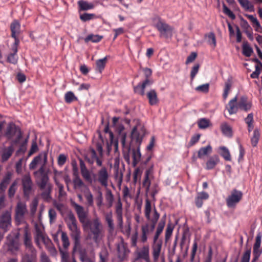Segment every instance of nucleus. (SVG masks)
I'll return each instance as SVG.
<instances>
[{
  "label": "nucleus",
  "instance_id": "obj_53",
  "mask_svg": "<svg viewBox=\"0 0 262 262\" xmlns=\"http://www.w3.org/2000/svg\"><path fill=\"white\" fill-rule=\"evenodd\" d=\"M80 19L81 21L85 22L96 18L95 14L84 13L80 15Z\"/></svg>",
  "mask_w": 262,
  "mask_h": 262
},
{
  "label": "nucleus",
  "instance_id": "obj_55",
  "mask_svg": "<svg viewBox=\"0 0 262 262\" xmlns=\"http://www.w3.org/2000/svg\"><path fill=\"white\" fill-rule=\"evenodd\" d=\"M205 36L208 37V42L209 45L215 48L216 45V38L213 32H210L208 34H206Z\"/></svg>",
  "mask_w": 262,
  "mask_h": 262
},
{
  "label": "nucleus",
  "instance_id": "obj_17",
  "mask_svg": "<svg viewBox=\"0 0 262 262\" xmlns=\"http://www.w3.org/2000/svg\"><path fill=\"white\" fill-rule=\"evenodd\" d=\"M24 243L26 247L25 252H37L35 248L32 245L31 235L27 229L25 230Z\"/></svg>",
  "mask_w": 262,
  "mask_h": 262
},
{
  "label": "nucleus",
  "instance_id": "obj_37",
  "mask_svg": "<svg viewBox=\"0 0 262 262\" xmlns=\"http://www.w3.org/2000/svg\"><path fill=\"white\" fill-rule=\"evenodd\" d=\"M12 51V52L8 55L7 61L9 63L15 64L17 63L18 60V56L17 55L18 50L15 48L14 50Z\"/></svg>",
  "mask_w": 262,
  "mask_h": 262
},
{
  "label": "nucleus",
  "instance_id": "obj_22",
  "mask_svg": "<svg viewBox=\"0 0 262 262\" xmlns=\"http://www.w3.org/2000/svg\"><path fill=\"white\" fill-rule=\"evenodd\" d=\"M209 195L205 191L198 192L195 198V204L198 208H201L203 204V201L207 200L209 199Z\"/></svg>",
  "mask_w": 262,
  "mask_h": 262
},
{
  "label": "nucleus",
  "instance_id": "obj_4",
  "mask_svg": "<svg viewBox=\"0 0 262 262\" xmlns=\"http://www.w3.org/2000/svg\"><path fill=\"white\" fill-rule=\"evenodd\" d=\"M124 127L122 125H119L117 128V131L118 133V139L120 140L122 147V154L124 159L129 164L130 163L129 150L130 147L128 146L126 143V134L124 132Z\"/></svg>",
  "mask_w": 262,
  "mask_h": 262
},
{
  "label": "nucleus",
  "instance_id": "obj_8",
  "mask_svg": "<svg viewBox=\"0 0 262 262\" xmlns=\"http://www.w3.org/2000/svg\"><path fill=\"white\" fill-rule=\"evenodd\" d=\"M102 157L99 154H97L94 148H90L85 155V159L89 164L93 165L96 163L98 166L100 167L102 165Z\"/></svg>",
  "mask_w": 262,
  "mask_h": 262
},
{
  "label": "nucleus",
  "instance_id": "obj_9",
  "mask_svg": "<svg viewBox=\"0 0 262 262\" xmlns=\"http://www.w3.org/2000/svg\"><path fill=\"white\" fill-rule=\"evenodd\" d=\"M243 192L241 191L234 189L230 195L226 199V204L229 208H234L241 201L243 198Z\"/></svg>",
  "mask_w": 262,
  "mask_h": 262
},
{
  "label": "nucleus",
  "instance_id": "obj_32",
  "mask_svg": "<svg viewBox=\"0 0 262 262\" xmlns=\"http://www.w3.org/2000/svg\"><path fill=\"white\" fill-rule=\"evenodd\" d=\"M212 151V146L209 144L207 146L200 148L198 152V158L202 159L204 156H207Z\"/></svg>",
  "mask_w": 262,
  "mask_h": 262
},
{
  "label": "nucleus",
  "instance_id": "obj_58",
  "mask_svg": "<svg viewBox=\"0 0 262 262\" xmlns=\"http://www.w3.org/2000/svg\"><path fill=\"white\" fill-rule=\"evenodd\" d=\"M195 90L198 92L207 93L209 92V84L205 83L199 85L195 88Z\"/></svg>",
  "mask_w": 262,
  "mask_h": 262
},
{
  "label": "nucleus",
  "instance_id": "obj_52",
  "mask_svg": "<svg viewBox=\"0 0 262 262\" xmlns=\"http://www.w3.org/2000/svg\"><path fill=\"white\" fill-rule=\"evenodd\" d=\"M260 134L258 129H255L253 132V136L251 139V144L253 147H255L259 141Z\"/></svg>",
  "mask_w": 262,
  "mask_h": 262
},
{
  "label": "nucleus",
  "instance_id": "obj_21",
  "mask_svg": "<svg viewBox=\"0 0 262 262\" xmlns=\"http://www.w3.org/2000/svg\"><path fill=\"white\" fill-rule=\"evenodd\" d=\"M162 240L157 241V242L153 241L152 246V253L154 259L157 260L159 257L160 252L162 249Z\"/></svg>",
  "mask_w": 262,
  "mask_h": 262
},
{
  "label": "nucleus",
  "instance_id": "obj_16",
  "mask_svg": "<svg viewBox=\"0 0 262 262\" xmlns=\"http://www.w3.org/2000/svg\"><path fill=\"white\" fill-rule=\"evenodd\" d=\"M79 163L81 174L82 178L86 182L92 183L93 180L91 177L90 171L86 168L84 162L82 159H79Z\"/></svg>",
  "mask_w": 262,
  "mask_h": 262
},
{
  "label": "nucleus",
  "instance_id": "obj_19",
  "mask_svg": "<svg viewBox=\"0 0 262 262\" xmlns=\"http://www.w3.org/2000/svg\"><path fill=\"white\" fill-rule=\"evenodd\" d=\"M166 215L165 214L163 217L161 219L160 222L158 223L156 228V232L153 237V241L156 242L157 241H159V236L162 233L163 229L166 224Z\"/></svg>",
  "mask_w": 262,
  "mask_h": 262
},
{
  "label": "nucleus",
  "instance_id": "obj_50",
  "mask_svg": "<svg viewBox=\"0 0 262 262\" xmlns=\"http://www.w3.org/2000/svg\"><path fill=\"white\" fill-rule=\"evenodd\" d=\"M105 199L108 203V207H111L113 204L114 197L111 190H106L105 194Z\"/></svg>",
  "mask_w": 262,
  "mask_h": 262
},
{
  "label": "nucleus",
  "instance_id": "obj_26",
  "mask_svg": "<svg viewBox=\"0 0 262 262\" xmlns=\"http://www.w3.org/2000/svg\"><path fill=\"white\" fill-rule=\"evenodd\" d=\"M11 177L12 173L10 171L7 172L0 183V192L5 191L10 182Z\"/></svg>",
  "mask_w": 262,
  "mask_h": 262
},
{
  "label": "nucleus",
  "instance_id": "obj_12",
  "mask_svg": "<svg viewBox=\"0 0 262 262\" xmlns=\"http://www.w3.org/2000/svg\"><path fill=\"white\" fill-rule=\"evenodd\" d=\"M11 226V214L8 211L3 213L0 217V228L2 229L4 232L10 229Z\"/></svg>",
  "mask_w": 262,
  "mask_h": 262
},
{
  "label": "nucleus",
  "instance_id": "obj_44",
  "mask_svg": "<svg viewBox=\"0 0 262 262\" xmlns=\"http://www.w3.org/2000/svg\"><path fill=\"white\" fill-rule=\"evenodd\" d=\"M245 16L248 18L253 24V26H255V30L259 32V30H262V28L260 26V23L256 17L253 16L252 15L246 14Z\"/></svg>",
  "mask_w": 262,
  "mask_h": 262
},
{
  "label": "nucleus",
  "instance_id": "obj_14",
  "mask_svg": "<svg viewBox=\"0 0 262 262\" xmlns=\"http://www.w3.org/2000/svg\"><path fill=\"white\" fill-rule=\"evenodd\" d=\"M27 212V206L25 203L19 202L17 204L15 209V220L17 222H20L24 218V215Z\"/></svg>",
  "mask_w": 262,
  "mask_h": 262
},
{
  "label": "nucleus",
  "instance_id": "obj_49",
  "mask_svg": "<svg viewBox=\"0 0 262 262\" xmlns=\"http://www.w3.org/2000/svg\"><path fill=\"white\" fill-rule=\"evenodd\" d=\"M84 197L86 200V204L89 207H92L94 205L93 195L90 190L84 193Z\"/></svg>",
  "mask_w": 262,
  "mask_h": 262
},
{
  "label": "nucleus",
  "instance_id": "obj_28",
  "mask_svg": "<svg viewBox=\"0 0 262 262\" xmlns=\"http://www.w3.org/2000/svg\"><path fill=\"white\" fill-rule=\"evenodd\" d=\"M10 30L12 37H15L18 36L20 32V24L17 20H13L10 25Z\"/></svg>",
  "mask_w": 262,
  "mask_h": 262
},
{
  "label": "nucleus",
  "instance_id": "obj_38",
  "mask_svg": "<svg viewBox=\"0 0 262 262\" xmlns=\"http://www.w3.org/2000/svg\"><path fill=\"white\" fill-rule=\"evenodd\" d=\"M241 6L246 10L250 12L254 11L253 5L249 0H237Z\"/></svg>",
  "mask_w": 262,
  "mask_h": 262
},
{
  "label": "nucleus",
  "instance_id": "obj_3",
  "mask_svg": "<svg viewBox=\"0 0 262 262\" xmlns=\"http://www.w3.org/2000/svg\"><path fill=\"white\" fill-rule=\"evenodd\" d=\"M66 224L70 231V235L74 241V249L80 247L81 231L77 226V221L74 213L70 211L65 220Z\"/></svg>",
  "mask_w": 262,
  "mask_h": 262
},
{
  "label": "nucleus",
  "instance_id": "obj_2",
  "mask_svg": "<svg viewBox=\"0 0 262 262\" xmlns=\"http://www.w3.org/2000/svg\"><path fill=\"white\" fill-rule=\"evenodd\" d=\"M145 134V129L143 127L138 128L135 126L131 133V142L128 146L130 147L132 152L133 166L136 167L140 161L141 154L140 152V145Z\"/></svg>",
  "mask_w": 262,
  "mask_h": 262
},
{
  "label": "nucleus",
  "instance_id": "obj_62",
  "mask_svg": "<svg viewBox=\"0 0 262 262\" xmlns=\"http://www.w3.org/2000/svg\"><path fill=\"white\" fill-rule=\"evenodd\" d=\"M41 156H38L35 157L29 165L30 169H34L36 168L37 164L41 161Z\"/></svg>",
  "mask_w": 262,
  "mask_h": 262
},
{
  "label": "nucleus",
  "instance_id": "obj_36",
  "mask_svg": "<svg viewBox=\"0 0 262 262\" xmlns=\"http://www.w3.org/2000/svg\"><path fill=\"white\" fill-rule=\"evenodd\" d=\"M78 5L80 10L87 11L92 9L94 8V5L92 3H88L86 1L81 0L78 2Z\"/></svg>",
  "mask_w": 262,
  "mask_h": 262
},
{
  "label": "nucleus",
  "instance_id": "obj_57",
  "mask_svg": "<svg viewBox=\"0 0 262 262\" xmlns=\"http://www.w3.org/2000/svg\"><path fill=\"white\" fill-rule=\"evenodd\" d=\"M105 219L109 228L111 230H113L114 228V225L113 223V220L112 219V213H107L105 216Z\"/></svg>",
  "mask_w": 262,
  "mask_h": 262
},
{
  "label": "nucleus",
  "instance_id": "obj_10",
  "mask_svg": "<svg viewBox=\"0 0 262 262\" xmlns=\"http://www.w3.org/2000/svg\"><path fill=\"white\" fill-rule=\"evenodd\" d=\"M96 174H93L94 181H98L102 186L106 187L108 185V174L106 167L101 168Z\"/></svg>",
  "mask_w": 262,
  "mask_h": 262
},
{
  "label": "nucleus",
  "instance_id": "obj_48",
  "mask_svg": "<svg viewBox=\"0 0 262 262\" xmlns=\"http://www.w3.org/2000/svg\"><path fill=\"white\" fill-rule=\"evenodd\" d=\"M51 185L48 183L45 188L43 189L45 190L41 193V194L43 199L48 200L51 198L50 193L51 191Z\"/></svg>",
  "mask_w": 262,
  "mask_h": 262
},
{
  "label": "nucleus",
  "instance_id": "obj_25",
  "mask_svg": "<svg viewBox=\"0 0 262 262\" xmlns=\"http://www.w3.org/2000/svg\"><path fill=\"white\" fill-rule=\"evenodd\" d=\"M37 252H25L21 256L20 262H37Z\"/></svg>",
  "mask_w": 262,
  "mask_h": 262
},
{
  "label": "nucleus",
  "instance_id": "obj_43",
  "mask_svg": "<svg viewBox=\"0 0 262 262\" xmlns=\"http://www.w3.org/2000/svg\"><path fill=\"white\" fill-rule=\"evenodd\" d=\"M106 61V57L96 61V70L98 71L100 73H102V71L104 70L105 67Z\"/></svg>",
  "mask_w": 262,
  "mask_h": 262
},
{
  "label": "nucleus",
  "instance_id": "obj_6",
  "mask_svg": "<svg viewBox=\"0 0 262 262\" xmlns=\"http://www.w3.org/2000/svg\"><path fill=\"white\" fill-rule=\"evenodd\" d=\"M47 162V156L44 157V164L39 169L34 172L35 176L37 178V184L41 190L45 188L49 182V178L48 173L45 172V165Z\"/></svg>",
  "mask_w": 262,
  "mask_h": 262
},
{
  "label": "nucleus",
  "instance_id": "obj_39",
  "mask_svg": "<svg viewBox=\"0 0 262 262\" xmlns=\"http://www.w3.org/2000/svg\"><path fill=\"white\" fill-rule=\"evenodd\" d=\"M108 252L106 247H103L99 253V262H108Z\"/></svg>",
  "mask_w": 262,
  "mask_h": 262
},
{
  "label": "nucleus",
  "instance_id": "obj_56",
  "mask_svg": "<svg viewBox=\"0 0 262 262\" xmlns=\"http://www.w3.org/2000/svg\"><path fill=\"white\" fill-rule=\"evenodd\" d=\"M198 239L197 238H195L193 241L190 255L191 262H193L194 260L195 256L198 249Z\"/></svg>",
  "mask_w": 262,
  "mask_h": 262
},
{
  "label": "nucleus",
  "instance_id": "obj_23",
  "mask_svg": "<svg viewBox=\"0 0 262 262\" xmlns=\"http://www.w3.org/2000/svg\"><path fill=\"white\" fill-rule=\"evenodd\" d=\"M237 103L239 108L245 112L250 110L252 106L251 103L248 100L246 96L241 97Z\"/></svg>",
  "mask_w": 262,
  "mask_h": 262
},
{
  "label": "nucleus",
  "instance_id": "obj_46",
  "mask_svg": "<svg viewBox=\"0 0 262 262\" xmlns=\"http://www.w3.org/2000/svg\"><path fill=\"white\" fill-rule=\"evenodd\" d=\"M243 54L246 57H250L253 52L252 48L250 47L248 42L244 43L243 45Z\"/></svg>",
  "mask_w": 262,
  "mask_h": 262
},
{
  "label": "nucleus",
  "instance_id": "obj_13",
  "mask_svg": "<svg viewBox=\"0 0 262 262\" xmlns=\"http://www.w3.org/2000/svg\"><path fill=\"white\" fill-rule=\"evenodd\" d=\"M136 259H142L146 262H149V247L147 245L144 246L141 249H137L135 252Z\"/></svg>",
  "mask_w": 262,
  "mask_h": 262
},
{
  "label": "nucleus",
  "instance_id": "obj_54",
  "mask_svg": "<svg viewBox=\"0 0 262 262\" xmlns=\"http://www.w3.org/2000/svg\"><path fill=\"white\" fill-rule=\"evenodd\" d=\"M73 180L74 187L75 189L79 188L84 186V183L80 178L78 175L74 176Z\"/></svg>",
  "mask_w": 262,
  "mask_h": 262
},
{
  "label": "nucleus",
  "instance_id": "obj_47",
  "mask_svg": "<svg viewBox=\"0 0 262 262\" xmlns=\"http://www.w3.org/2000/svg\"><path fill=\"white\" fill-rule=\"evenodd\" d=\"M77 100V98L75 96L73 92L71 91L67 92L64 95V100L67 103H71Z\"/></svg>",
  "mask_w": 262,
  "mask_h": 262
},
{
  "label": "nucleus",
  "instance_id": "obj_29",
  "mask_svg": "<svg viewBox=\"0 0 262 262\" xmlns=\"http://www.w3.org/2000/svg\"><path fill=\"white\" fill-rule=\"evenodd\" d=\"M141 234L140 236V241L142 243H144L147 242L148 235L151 233L148 228V223H146L141 226Z\"/></svg>",
  "mask_w": 262,
  "mask_h": 262
},
{
  "label": "nucleus",
  "instance_id": "obj_20",
  "mask_svg": "<svg viewBox=\"0 0 262 262\" xmlns=\"http://www.w3.org/2000/svg\"><path fill=\"white\" fill-rule=\"evenodd\" d=\"M220 159L218 155H214L210 156L206 163L205 169L206 170L213 169L220 163Z\"/></svg>",
  "mask_w": 262,
  "mask_h": 262
},
{
  "label": "nucleus",
  "instance_id": "obj_18",
  "mask_svg": "<svg viewBox=\"0 0 262 262\" xmlns=\"http://www.w3.org/2000/svg\"><path fill=\"white\" fill-rule=\"evenodd\" d=\"M23 190L25 195L28 196L30 194L32 189V181L29 175H25L22 179Z\"/></svg>",
  "mask_w": 262,
  "mask_h": 262
},
{
  "label": "nucleus",
  "instance_id": "obj_35",
  "mask_svg": "<svg viewBox=\"0 0 262 262\" xmlns=\"http://www.w3.org/2000/svg\"><path fill=\"white\" fill-rule=\"evenodd\" d=\"M219 153L226 161H230L231 160L230 151L226 147H220L219 148Z\"/></svg>",
  "mask_w": 262,
  "mask_h": 262
},
{
  "label": "nucleus",
  "instance_id": "obj_30",
  "mask_svg": "<svg viewBox=\"0 0 262 262\" xmlns=\"http://www.w3.org/2000/svg\"><path fill=\"white\" fill-rule=\"evenodd\" d=\"M117 251L119 257H124L129 252L127 244L123 241L117 245Z\"/></svg>",
  "mask_w": 262,
  "mask_h": 262
},
{
  "label": "nucleus",
  "instance_id": "obj_64",
  "mask_svg": "<svg viewBox=\"0 0 262 262\" xmlns=\"http://www.w3.org/2000/svg\"><path fill=\"white\" fill-rule=\"evenodd\" d=\"M223 12L228 15L232 19L235 18V15L226 6V5H223Z\"/></svg>",
  "mask_w": 262,
  "mask_h": 262
},
{
  "label": "nucleus",
  "instance_id": "obj_60",
  "mask_svg": "<svg viewBox=\"0 0 262 262\" xmlns=\"http://www.w3.org/2000/svg\"><path fill=\"white\" fill-rule=\"evenodd\" d=\"M251 256V249H247L243 253L241 262H249Z\"/></svg>",
  "mask_w": 262,
  "mask_h": 262
},
{
  "label": "nucleus",
  "instance_id": "obj_24",
  "mask_svg": "<svg viewBox=\"0 0 262 262\" xmlns=\"http://www.w3.org/2000/svg\"><path fill=\"white\" fill-rule=\"evenodd\" d=\"M237 97L235 96L234 98L230 100L226 108L230 115L236 114L239 108L237 102Z\"/></svg>",
  "mask_w": 262,
  "mask_h": 262
},
{
  "label": "nucleus",
  "instance_id": "obj_41",
  "mask_svg": "<svg viewBox=\"0 0 262 262\" xmlns=\"http://www.w3.org/2000/svg\"><path fill=\"white\" fill-rule=\"evenodd\" d=\"M174 225L171 223H169L167 225L166 228L165 230V242H167L169 239L170 238L172 232L174 229Z\"/></svg>",
  "mask_w": 262,
  "mask_h": 262
},
{
  "label": "nucleus",
  "instance_id": "obj_61",
  "mask_svg": "<svg viewBox=\"0 0 262 262\" xmlns=\"http://www.w3.org/2000/svg\"><path fill=\"white\" fill-rule=\"evenodd\" d=\"M61 241L63 247L67 248L70 245L68 236L66 232H62L61 233Z\"/></svg>",
  "mask_w": 262,
  "mask_h": 262
},
{
  "label": "nucleus",
  "instance_id": "obj_27",
  "mask_svg": "<svg viewBox=\"0 0 262 262\" xmlns=\"http://www.w3.org/2000/svg\"><path fill=\"white\" fill-rule=\"evenodd\" d=\"M78 249L79 254V259L81 262H88L95 259L94 258H92L89 256L87 251L85 249H82L80 248V246L76 249H74V247L73 248L74 250H76Z\"/></svg>",
  "mask_w": 262,
  "mask_h": 262
},
{
  "label": "nucleus",
  "instance_id": "obj_15",
  "mask_svg": "<svg viewBox=\"0 0 262 262\" xmlns=\"http://www.w3.org/2000/svg\"><path fill=\"white\" fill-rule=\"evenodd\" d=\"M6 245L8 247V250L11 252H16L19 249V245L18 242L17 237H13L8 235L7 238Z\"/></svg>",
  "mask_w": 262,
  "mask_h": 262
},
{
  "label": "nucleus",
  "instance_id": "obj_33",
  "mask_svg": "<svg viewBox=\"0 0 262 262\" xmlns=\"http://www.w3.org/2000/svg\"><path fill=\"white\" fill-rule=\"evenodd\" d=\"M16 131L17 128L16 125L14 124L10 123L7 127L5 136L8 139H11L14 136Z\"/></svg>",
  "mask_w": 262,
  "mask_h": 262
},
{
  "label": "nucleus",
  "instance_id": "obj_59",
  "mask_svg": "<svg viewBox=\"0 0 262 262\" xmlns=\"http://www.w3.org/2000/svg\"><path fill=\"white\" fill-rule=\"evenodd\" d=\"M17 182L14 181L11 185L8 190V195L10 198H12L14 196L16 190Z\"/></svg>",
  "mask_w": 262,
  "mask_h": 262
},
{
  "label": "nucleus",
  "instance_id": "obj_51",
  "mask_svg": "<svg viewBox=\"0 0 262 262\" xmlns=\"http://www.w3.org/2000/svg\"><path fill=\"white\" fill-rule=\"evenodd\" d=\"M198 125L200 129H205L210 125V121L206 118H202L198 122Z\"/></svg>",
  "mask_w": 262,
  "mask_h": 262
},
{
  "label": "nucleus",
  "instance_id": "obj_34",
  "mask_svg": "<svg viewBox=\"0 0 262 262\" xmlns=\"http://www.w3.org/2000/svg\"><path fill=\"white\" fill-rule=\"evenodd\" d=\"M35 242L36 245L40 248V241L42 240L43 238L46 235V234L44 233V232L40 229V228L36 227L35 228Z\"/></svg>",
  "mask_w": 262,
  "mask_h": 262
},
{
  "label": "nucleus",
  "instance_id": "obj_42",
  "mask_svg": "<svg viewBox=\"0 0 262 262\" xmlns=\"http://www.w3.org/2000/svg\"><path fill=\"white\" fill-rule=\"evenodd\" d=\"M102 38V36L99 35L89 34L84 38V41L86 43L89 41L97 43L100 41Z\"/></svg>",
  "mask_w": 262,
  "mask_h": 262
},
{
  "label": "nucleus",
  "instance_id": "obj_1",
  "mask_svg": "<svg viewBox=\"0 0 262 262\" xmlns=\"http://www.w3.org/2000/svg\"><path fill=\"white\" fill-rule=\"evenodd\" d=\"M79 221L82 224L84 230H89V235L95 243H98L102 236L103 226L98 218L93 219L91 220L88 219V212L85 211L83 206L77 204L75 202H72Z\"/></svg>",
  "mask_w": 262,
  "mask_h": 262
},
{
  "label": "nucleus",
  "instance_id": "obj_63",
  "mask_svg": "<svg viewBox=\"0 0 262 262\" xmlns=\"http://www.w3.org/2000/svg\"><path fill=\"white\" fill-rule=\"evenodd\" d=\"M115 212L116 214H122L123 213L122 204L120 198H118L115 205Z\"/></svg>",
  "mask_w": 262,
  "mask_h": 262
},
{
  "label": "nucleus",
  "instance_id": "obj_11",
  "mask_svg": "<svg viewBox=\"0 0 262 262\" xmlns=\"http://www.w3.org/2000/svg\"><path fill=\"white\" fill-rule=\"evenodd\" d=\"M261 235L258 233L255 238V242L253 245V255L252 262H256L262 253V248L260 247Z\"/></svg>",
  "mask_w": 262,
  "mask_h": 262
},
{
  "label": "nucleus",
  "instance_id": "obj_7",
  "mask_svg": "<svg viewBox=\"0 0 262 262\" xmlns=\"http://www.w3.org/2000/svg\"><path fill=\"white\" fill-rule=\"evenodd\" d=\"M155 27L159 32L161 37L167 38L172 36L173 28L161 19L158 20Z\"/></svg>",
  "mask_w": 262,
  "mask_h": 262
},
{
  "label": "nucleus",
  "instance_id": "obj_5",
  "mask_svg": "<svg viewBox=\"0 0 262 262\" xmlns=\"http://www.w3.org/2000/svg\"><path fill=\"white\" fill-rule=\"evenodd\" d=\"M142 70L145 79L142 82L139 83L138 85L134 87V91L141 96L145 94V89L146 86L151 85L153 83L150 77L152 75L151 69L148 68H140Z\"/></svg>",
  "mask_w": 262,
  "mask_h": 262
},
{
  "label": "nucleus",
  "instance_id": "obj_31",
  "mask_svg": "<svg viewBox=\"0 0 262 262\" xmlns=\"http://www.w3.org/2000/svg\"><path fill=\"white\" fill-rule=\"evenodd\" d=\"M147 97L150 105H156L159 102L157 94L155 90L149 91L147 93Z\"/></svg>",
  "mask_w": 262,
  "mask_h": 262
},
{
  "label": "nucleus",
  "instance_id": "obj_40",
  "mask_svg": "<svg viewBox=\"0 0 262 262\" xmlns=\"http://www.w3.org/2000/svg\"><path fill=\"white\" fill-rule=\"evenodd\" d=\"M14 151L12 146H10L5 149L2 154V159L3 162L7 161L9 158L12 156Z\"/></svg>",
  "mask_w": 262,
  "mask_h": 262
},
{
  "label": "nucleus",
  "instance_id": "obj_45",
  "mask_svg": "<svg viewBox=\"0 0 262 262\" xmlns=\"http://www.w3.org/2000/svg\"><path fill=\"white\" fill-rule=\"evenodd\" d=\"M221 129L224 135L229 137L232 136V128L227 123H223L221 124Z\"/></svg>",
  "mask_w": 262,
  "mask_h": 262
}]
</instances>
